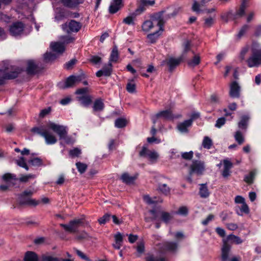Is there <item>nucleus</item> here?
<instances>
[{"label":"nucleus","mask_w":261,"mask_h":261,"mask_svg":"<svg viewBox=\"0 0 261 261\" xmlns=\"http://www.w3.org/2000/svg\"><path fill=\"white\" fill-rule=\"evenodd\" d=\"M165 21L162 17V12L159 13L152 16L149 20L144 21L141 26L142 31L145 33L151 31L156 26L159 27L158 30L163 31Z\"/></svg>","instance_id":"1"},{"label":"nucleus","mask_w":261,"mask_h":261,"mask_svg":"<svg viewBox=\"0 0 261 261\" xmlns=\"http://www.w3.org/2000/svg\"><path fill=\"white\" fill-rule=\"evenodd\" d=\"M31 131L43 137L46 144L47 145L54 144L57 142L56 136L50 130L43 127H35L32 128Z\"/></svg>","instance_id":"2"},{"label":"nucleus","mask_w":261,"mask_h":261,"mask_svg":"<svg viewBox=\"0 0 261 261\" xmlns=\"http://www.w3.org/2000/svg\"><path fill=\"white\" fill-rule=\"evenodd\" d=\"M4 64V67L0 69V85L3 84L4 80L15 79L18 75L17 72L11 71L12 67L7 62Z\"/></svg>","instance_id":"3"},{"label":"nucleus","mask_w":261,"mask_h":261,"mask_svg":"<svg viewBox=\"0 0 261 261\" xmlns=\"http://www.w3.org/2000/svg\"><path fill=\"white\" fill-rule=\"evenodd\" d=\"M151 220H156L159 216H160L162 220L166 223H169L173 218V216L167 212L160 211L150 210L149 212Z\"/></svg>","instance_id":"4"},{"label":"nucleus","mask_w":261,"mask_h":261,"mask_svg":"<svg viewBox=\"0 0 261 261\" xmlns=\"http://www.w3.org/2000/svg\"><path fill=\"white\" fill-rule=\"evenodd\" d=\"M33 194L31 191H25L18 198V202L20 205H37L39 202L35 199H31L29 196Z\"/></svg>","instance_id":"5"},{"label":"nucleus","mask_w":261,"mask_h":261,"mask_svg":"<svg viewBox=\"0 0 261 261\" xmlns=\"http://www.w3.org/2000/svg\"><path fill=\"white\" fill-rule=\"evenodd\" d=\"M249 67H258L261 65V49L253 50L251 56L247 61Z\"/></svg>","instance_id":"6"},{"label":"nucleus","mask_w":261,"mask_h":261,"mask_svg":"<svg viewBox=\"0 0 261 261\" xmlns=\"http://www.w3.org/2000/svg\"><path fill=\"white\" fill-rule=\"evenodd\" d=\"M83 223V219H75L69 222L68 224H61V226L65 231L73 233L77 231L79 227Z\"/></svg>","instance_id":"7"},{"label":"nucleus","mask_w":261,"mask_h":261,"mask_svg":"<svg viewBox=\"0 0 261 261\" xmlns=\"http://www.w3.org/2000/svg\"><path fill=\"white\" fill-rule=\"evenodd\" d=\"M47 126L56 133L59 136L60 139H65L67 138V128L66 126L53 122H49Z\"/></svg>","instance_id":"8"},{"label":"nucleus","mask_w":261,"mask_h":261,"mask_svg":"<svg viewBox=\"0 0 261 261\" xmlns=\"http://www.w3.org/2000/svg\"><path fill=\"white\" fill-rule=\"evenodd\" d=\"M81 28V23L73 20L62 25L63 30L68 34L71 32H77Z\"/></svg>","instance_id":"9"},{"label":"nucleus","mask_w":261,"mask_h":261,"mask_svg":"<svg viewBox=\"0 0 261 261\" xmlns=\"http://www.w3.org/2000/svg\"><path fill=\"white\" fill-rule=\"evenodd\" d=\"M81 80L80 76L71 75L66 79L65 82H60L58 86L61 89L69 88L79 83Z\"/></svg>","instance_id":"10"},{"label":"nucleus","mask_w":261,"mask_h":261,"mask_svg":"<svg viewBox=\"0 0 261 261\" xmlns=\"http://www.w3.org/2000/svg\"><path fill=\"white\" fill-rule=\"evenodd\" d=\"M180 10V7H169L167 10L163 11L160 13L162 12V17L165 22L166 20L175 17Z\"/></svg>","instance_id":"11"},{"label":"nucleus","mask_w":261,"mask_h":261,"mask_svg":"<svg viewBox=\"0 0 261 261\" xmlns=\"http://www.w3.org/2000/svg\"><path fill=\"white\" fill-rule=\"evenodd\" d=\"M139 154L141 156L148 158L152 163L155 162L159 158V154L155 151L149 150L145 147L142 148Z\"/></svg>","instance_id":"12"},{"label":"nucleus","mask_w":261,"mask_h":261,"mask_svg":"<svg viewBox=\"0 0 261 261\" xmlns=\"http://www.w3.org/2000/svg\"><path fill=\"white\" fill-rule=\"evenodd\" d=\"M205 170V166L203 162L200 161H194L191 166L190 173H195L197 174H202Z\"/></svg>","instance_id":"13"},{"label":"nucleus","mask_w":261,"mask_h":261,"mask_svg":"<svg viewBox=\"0 0 261 261\" xmlns=\"http://www.w3.org/2000/svg\"><path fill=\"white\" fill-rule=\"evenodd\" d=\"M24 25L20 22L14 23L9 29L10 33L13 36L21 35L23 33Z\"/></svg>","instance_id":"14"},{"label":"nucleus","mask_w":261,"mask_h":261,"mask_svg":"<svg viewBox=\"0 0 261 261\" xmlns=\"http://www.w3.org/2000/svg\"><path fill=\"white\" fill-rule=\"evenodd\" d=\"M183 59L182 57H180L178 58H174L172 57H170L169 58L166 59L164 60L161 65H164L165 64H167L169 66L170 71H172L173 68H174L176 66H177L181 61Z\"/></svg>","instance_id":"15"},{"label":"nucleus","mask_w":261,"mask_h":261,"mask_svg":"<svg viewBox=\"0 0 261 261\" xmlns=\"http://www.w3.org/2000/svg\"><path fill=\"white\" fill-rule=\"evenodd\" d=\"M231 246L227 243L225 240H223V245L221 248V259L228 260L231 255Z\"/></svg>","instance_id":"16"},{"label":"nucleus","mask_w":261,"mask_h":261,"mask_svg":"<svg viewBox=\"0 0 261 261\" xmlns=\"http://www.w3.org/2000/svg\"><path fill=\"white\" fill-rule=\"evenodd\" d=\"M248 0H242V3L239 9L234 14H233L234 20L240 18L244 15L245 9L248 6Z\"/></svg>","instance_id":"17"},{"label":"nucleus","mask_w":261,"mask_h":261,"mask_svg":"<svg viewBox=\"0 0 261 261\" xmlns=\"http://www.w3.org/2000/svg\"><path fill=\"white\" fill-rule=\"evenodd\" d=\"M240 87L236 82H233L230 86L229 95L232 97H239L240 95Z\"/></svg>","instance_id":"18"},{"label":"nucleus","mask_w":261,"mask_h":261,"mask_svg":"<svg viewBox=\"0 0 261 261\" xmlns=\"http://www.w3.org/2000/svg\"><path fill=\"white\" fill-rule=\"evenodd\" d=\"M123 6L122 0H113L109 7L111 13H115Z\"/></svg>","instance_id":"19"},{"label":"nucleus","mask_w":261,"mask_h":261,"mask_svg":"<svg viewBox=\"0 0 261 261\" xmlns=\"http://www.w3.org/2000/svg\"><path fill=\"white\" fill-rule=\"evenodd\" d=\"M155 117L156 118L169 120L173 119L174 116L170 110H165L157 113L155 115Z\"/></svg>","instance_id":"20"},{"label":"nucleus","mask_w":261,"mask_h":261,"mask_svg":"<svg viewBox=\"0 0 261 261\" xmlns=\"http://www.w3.org/2000/svg\"><path fill=\"white\" fill-rule=\"evenodd\" d=\"M50 47L53 51L59 54H62L65 50V46L63 43L59 42H51Z\"/></svg>","instance_id":"21"},{"label":"nucleus","mask_w":261,"mask_h":261,"mask_svg":"<svg viewBox=\"0 0 261 261\" xmlns=\"http://www.w3.org/2000/svg\"><path fill=\"white\" fill-rule=\"evenodd\" d=\"M112 71V64L109 63L108 66H105L101 70H98L96 75L97 77H100L102 75L109 76L111 74Z\"/></svg>","instance_id":"22"},{"label":"nucleus","mask_w":261,"mask_h":261,"mask_svg":"<svg viewBox=\"0 0 261 261\" xmlns=\"http://www.w3.org/2000/svg\"><path fill=\"white\" fill-rule=\"evenodd\" d=\"M63 5L69 8H75L79 5L83 4L84 0H61Z\"/></svg>","instance_id":"23"},{"label":"nucleus","mask_w":261,"mask_h":261,"mask_svg":"<svg viewBox=\"0 0 261 261\" xmlns=\"http://www.w3.org/2000/svg\"><path fill=\"white\" fill-rule=\"evenodd\" d=\"M114 238L115 243L113 244V246L116 249H120L123 242L122 235L118 232L115 234Z\"/></svg>","instance_id":"24"},{"label":"nucleus","mask_w":261,"mask_h":261,"mask_svg":"<svg viewBox=\"0 0 261 261\" xmlns=\"http://www.w3.org/2000/svg\"><path fill=\"white\" fill-rule=\"evenodd\" d=\"M192 124L191 120H187L183 122L180 123L177 125V129L181 133H187L188 132V127Z\"/></svg>","instance_id":"25"},{"label":"nucleus","mask_w":261,"mask_h":261,"mask_svg":"<svg viewBox=\"0 0 261 261\" xmlns=\"http://www.w3.org/2000/svg\"><path fill=\"white\" fill-rule=\"evenodd\" d=\"M162 32L160 30H157L154 33L148 34L147 36L148 41L150 43H155Z\"/></svg>","instance_id":"26"},{"label":"nucleus","mask_w":261,"mask_h":261,"mask_svg":"<svg viewBox=\"0 0 261 261\" xmlns=\"http://www.w3.org/2000/svg\"><path fill=\"white\" fill-rule=\"evenodd\" d=\"M27 71L29 74L34 73L37 69V65L33 60H28L27 61Z\"/></svg>","instance_id":"27"},{"label":"nucleus","mask_w":261,"mask_h":261,"mask_svg":"<svg viewBox=\"0 0 261 261\" xmlns=\"http://www.w3.org/2000/svg\"><path fill=\"white\" fill-rule=\"evenodd\" d=\"M137 178L136 176H130L128 173H123L121 177L123 182L127 184H133Z\"/></svg>","instance_id":"28"},{"label":"nucleus","mask_w":261,"mask_h":261,"mask_svg":"<svg viewBox=\"0 0 261 261\" xmlns=\"http://www.w3.org/2000/svg\"><path fill=\"white\" fill-rule=\"evenodd\" d=\"M237 213L240 216H242L244 214H248L249 213V208L246 202L242 204L241 206L236 207Z\"/></svg>","instance_id":"29"},{"label":"nucleus","mask_w":261,"mask_h":261,"mask_svg":"<svg viewBox=\"0 0 261 261\" xmlns=\"http://www.w3.org/2000/svg\"><path fill=\"white\" fill-rule=\"evenodd\" d=\"M118 58L119 54L117 47L116 46H114L111 53L109 63H111L112 64V62H116Z\"/></svg>","instance_id":"30"},{"label":"nucleus","mask_w":261,"mask_h":261,"mask_svg":"<svg viewBox=\"0 0 261 261\" xmlns=\"http://www.w3.org/2000/svg\"><path fill=\"white\" fill-rule=\"evenodd\" d=\"M178 245L176 243L168 242L164 244V249L171 252H174L177 249Z\"/></svg>","instance_id":"31"},{"label":"nucleus","mask_w":261,"mask_h":261,"mask_svg":"<svg viewBox=\"0 0 261 261\" xmlns=\"http://www.w3.org/2000/svg\"><path fill=\"white\" fill-rule=\"evenodd\" d=\"M194 56L193 58L188 61V64L190 66L194 67L198 65L200 62V57L199 55L194 54L193 52Z\"/></svg>","instance_id":"32"},{"label":"nucleus","mask_w":261,"mask_h":261,"mask_svg":"<svg viewBox=\"0 0 261 261\" xmlns=\"http://www.w3.org/2000/svg\"><path fill=\"white\" fill-rule=\"evenodd\" d=\"M77 98L81 104L85 107L88 106L91 102V98L89 96H79Z\"/></svg>","instance_id":"33"},{"label":"nucleus","mask_w":261,"mask_h":261,"mask_svg":"<svg viewBox=\"0 0 261 261\" xmlns=\"http://www.w3.org/2000/svg\"><path fill=\"white\" fill-rule=\"evenodd\" d=\"M199 195L202 198H206L209 196L210 193L205 185H201L199 189Z\"/></svg>","instance_id":"34"},{"label":"nucleus","mask_w":261,"mask_h":261,"mask_svg":"<svg viewBox=\"0 0 261 261\" xmlns=\"http://www.w3.org/2000/svg\"><path fill=\"white\" fill-rule=\"evenodd\" d=\"M104 104L101 99H96L93 105V110L94 111H100L103 110Z\"/></svg>","instance_id":"35"},{"label":"nucleus","mask_w":261,"mask_h":261,"mask_svg":"<svg viewBox=\"0 0 261 261\" xmlns=\"http://www.w3.org/2000/svg\"><path fill=\"white\" fill-rule=\"evenodd\" d=\"M225 240L227 241V243L228 241H231L232 242L234 243L237 244H240L243 242L241 238L233 234L229 235Z\"/></svg>","instance_id":"36"},{"label":"nucleus","mask_w":261,"mask_h":261,"mask_svg":"<svg viewBox=\"0 0 261 261\" xmlns=\"http://www.w3.org/2000/svg\"><path fill=\"white\" fill-rule=\"evenodd\" d=\"M25 261H38L37 255L33 252H28L24 257Z\"/></svg>","instance_id":"37"},{"label":"nucleus","mask_w":261,"mask_h":261,"mask_svg":"<svg viewBox=\"0 0 261 261\" xmlns=\"http://www.w3.org/2000/svg\"><path fill=\"white\" fill-rule=\"evenodd\" d=\"M216 15H214L212 16L208 17L204 19V26L206 28L211 27L215 22Z\"/></svg>","instance_id":"38"},{"label":"nucleus","mask_w":261,"mask_h":261,"mask_svg":"<svg viewBox=\"0 0 261 261\" xmlns=\"http://www.w3.org/2000/svg\"><path fill=\"white\" fill-rule=\"evenodd\" d=\"M202 145L204 148L210 149L213 145L212 140L208 137H204Z\"/></svg>","instance_id":"39"},{"label":"nucleus","mask_w":261,"mask_h":261,"mask_svg":"<svg viewBox=\"0 0 261 261\" xmlns=\"http://www.w3.org/2000/svg\"><path fill=\"white\" fill-rule=\"evenodd\" d=\"M127 121L124 118H118L116 120L115 125L117 128H122L126 126Z\"/></svg>","instance_id":"40"},{"label":"nucleus","mask_w":261,"mask_h":261,"mask_svg":"<svg viewBox=\"0 0 261 261\" xmlns=\"http://www.w3.org/2000/svg\"><path fill=\"white\" fill-rule=\"evenodd\" d=\"M255 175V172L254 171L250 172L248 175L245 176L244 181L249 184H252Z\"/></svg>","instance_id":"41"},{"label":"nucleus","mask_w":261,"mask_h":261,"mask_svg":"<svg viewBox=\"0 0 261 261\" xmlns=\"http://www.w3.org/2000/svg\"><path fill=\"white\" fill-rule=\"evenodd\" d=\"M191 48V42L189 40H186L183 44V52L181 57L184 59L185 54L190 50Z\"/></svg>","instance_id":"42"},{"label":"nucleus","mask_w":261,"mask_h":261,"mask_svg":"<svg viewBox=\"0 0 261 261\" xmlns=\"http://www.w3.org/2000/svg\"><path fill=\"white\" fill-rule=\"evenodd\" d=\"M202 7L201 4L196 1H194L192 6V10L193 11L199 13L202 11L200 8Z\"/></svg>","instance_id":"43"},{"label":"nucleus","mask_w":261,"mask_h":261,"mask_svg":"<svg viewBox=\"0 0 261 261\" xmlns=\"http://www.w3.org/2000/svg\"><path fill=\"white\" fill-rule=\"evenodd\" d=\"M210 103L212 105L215 106L221 103L220 97L216 94H213L211 96Z\"/></svg>","instance_id":"44"},{"label":"nucleus","mask_w":261,"mask_h":261,"mask_svg":"<svg viewBox=\"0 0 261 261\" xmlns=\"http://www.w3.org/2000/svg\"><path fill=\"white\" fill-rule=\"evenodd\" d=\"M76 166L79 172L81 173H84L87 168V165L81 162L76 163Z\"/></svg>","instance_id":"45"},{"label":"nucleus","mask_w":261,"mask_h":261,"mask_svg":"<svg viewBox=\"0 0 261 261\" xmlns=\"http://www.w3.org/2000/svg\"><path fill=\"white\" fill-rule=\"evenodd\" d=\"M16 163L19 166L24 168L27 170H29V167L27 166L23 157H21L19 159L16 160Z\"/></svg>","instance_id":"46"},{"label":"nucleus","mask_w":261,"mask_h":261,"mask_svg":"<svg viewBox=\"0 0 261 261\" xmlns=\"http://www.w3.org/2000/svg\"><path fill=\"white\" fill-rule=\"evenodd\" d=\"M126 90L129 93H134L135 92L136 85L134 83V81H129L126 85Z\"/></svg>","instance_id":"47"},{"label":"nucleus","mask_w":261,"mask_h":261,"mask_svg":"<svg viewBox=\"0 0 261 261\" xmlns=\"http://www.w3.org/2000/svg\"><path fill=\"white\" fill-rule=\"evenodd\" d=\"M136 17H134V15H133V13L131 14V15L128 16L126 18H125L123 22L125 23L126 24L128 25H134V19Z\"/></svg>","instance_id":"48"},{"label":"nucleus","mask_w":261,"mask_h":261,"mask_svg":"<svg viewBox=\"0 0 261 261\" xmlns=\"http://www.w3.org/2000/svg\"><path fill=\"white\" fill-rule=\"evenodd\" d=\"M2 178L4 181L9 182L12 180L16 179V176L10 173H6L3 176Z\"/></svg>","instance_id":"49"},{"label":"nucleus","mask_w":261,"mask_h":261,"mask_svg":"<svg viewBox=\"0 0 261 261\" xmlns=\"http://www.w3.org/2000/svg\"><path fill=\"white\" fill-rule=\"evenodd\" d=\"M29 163L34 166H40L42 165V160L38 158H35L30 160Z\"/></svg>","instance_id":"50"},{"label":"nucleus","mask_w":261,"mask_h":261,"mask_svg":"<svg viewBox=\"0 0 261 261\" xmlns=\"http://www.w3.org/2000/svg\"><path fill=\"white\" fill-rule=\"evenodd\" d=\"M221 18H222V19L223 21H225L226 22L230 18H231L233 20H234L233 19V14H232V13L231 12H227V13H226L222 14L221 15Z\"/></svg>","instance_id":"51"},{"label":"nucleus","mask_w":261,"mask_h":261,"mask_svg":"<svg viewBox=\"0 0 261 261\" xmlns=\"http://www.w3.org/2000/svg\"><path fill=\"white\" fill-rule=\"evenodd\" d=\"M111 217V215L108 214H105L102 217L98 219V222L99 224H105L106 223H107L110 220Z\"/></svg>","instance_id":"52"},{"label":"nucleus","mask_w":261,"mask_h":261,"mask_svg":"<svg viewBox=\"0 0 261 261\" xmlns=\"http://www.w3.org/2000/svg\"><path fill=\"white\" fill-rule=\"evenodd\" d=\"M159 190L164 194H167L169 193L170 190L169 187L166 184H160L159 186Z\"/></svg>","instance_id":"53"},{"label":"nucleus","mask_w":261,"mask_h":261,"mask_svg":"<svg viewBox=\"0 0 261 261\" xmlns=\"http://www.w3.org/2000/svg\"><path fill=\"white\" fill-rule=\"evenodd\" d=\"M234 138L239 144H242L244 141V137L241 133L239 131L236 132Z\"/></svg>","instance_id":"54"},{"label":"nucleus","mask_w":261,"mask_h":261,"mask_svg":"<svg viewBox=\"0 0 261 261\" xmlns=\"http://www.w3.org/2000/svg\"><path fill=\"white\" fill-rule=\"evenodd\" d=\"M81 154V150L78 148H75L69 151V154L72 158L79 156Z\"/></svg>","instance_id":"55"},{"label":"nucleus","mask_w":261,"mask_h":261,"mask_svg":"<svg viewBox=\"0 0 261 261\" xmlns=\"http://www.w3.org/2000/svg\"><path fill=\"white\" fill-rule=\"evenodd\" d=\"M139 3L142 7H146L149 6H153L155 2L154 1L150 0H139Z\"/></svg>","instance_id":"56"},{"label":"nucleus","mask_w":261,"mask_h":261,"mask_svg":"<svg viewBox=\"0 0 261 261\" xmlns=\"http://www.w3.org/2000/svg\"><path fill=\"white\" fill-rule=\"evenodd\" d=\"M248 119L249 118L247 116H243L239 123V127L242 128H245Z\"/></svg>","instance_id":"57"},{"label":"nucleus","mask_w":261,"mask_h":261,"mask_svg":"<svg viewBox=\"0 0 261 261\" xmlns=\"http://www.w3.org/2000/svg\"><path fill=\"white\" fill-rule=\"evenodd\" d=\"M44 57L46 62L53 61L56 58L55 54L51 53H46Z\"/></svg>","instance_id":"58"},{"label":"nucleus","mask_w":261,"mask_h":261,"mask_svg":"<svg viewBox=\"0 0 261 261\" xmlns=\"http://www.w3.org/2000/svg\"><path fill=\"white\" fill-rule=\"evenodd\" d=\"M51 111L50 107H48L42 110L39 113V117L43 118L48 115Z\"/></svg>","instance_id":"59"},{"label":"nucleus","mask_w":261,"mask_h":261,"mask_svg":"<svg viewBox=\"0 0 261 261\" xmlns=\"http://www.w3.org/2000/svg\"><path fill=\"white\" fill-rule=\"evenodd\" d=\"M75 252L76 253L77 255L80 257L82 259L85 260L86 261H90L91 260L90 258L86 256L85 254H84L83 252L81 251L78 250V249H75Z\"/></svg>","instance_id":"60"},{"label":"nucleus","mask_w":261,"mask_h":261,"mask_svg":"<svg viewBox=\"0 0 261 261\" xmlns=\"http://www.w3.org/2000/svg\"><path fill=\"white\" fill-rule=\"evenodd\" d=\"M35 178V175L33 174H28L25 175H21L19 178V180L21 182H27L30 179Z\"/></svg>","instance_id":"61"},{"label":"nucleus","mask_w":261,"mask_h":261,"mask_svg":"<svg viewBox=\"0 0 261 261\" xmlns=\"http://www.w3.org/2000/svg\"><path fill=\"white\" fill-rule=\"evenodd\" d=\"M60 38L63 41V43L66 44L72 42L74 40V38L71 36H61Z\"/></svg>","instance_id":"62"},{"label":"nucleus","mask_w":261,"mask_h":261,"mask_svg":"<svg viewBox=\"0 0 261 261\" xmlns=\"http://www.w3.org/2000/svg\"><path fill=\"white\" fill-rule=\"evenodd\" d=\"M145 260H146V261H166L163 258L156 259L152 255H147L145 258Z\"/></svg>","instance_id":"63"},{"label":"nucleus","mask_w":261,"mask_h":261,"mask_svg":"<svg viewBox=\"0 0 261 261\" xmlns=\"http://www.w3.org/2000/svg\"><path fill=\"white\" fill-rule=\"evenodd\" d=\"M145 260H146V261H166L163 258L156 259L152 255H147L145 258Z\"/></svg>","instance_id":"64"}]
</instances>
